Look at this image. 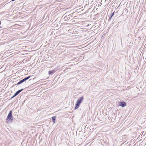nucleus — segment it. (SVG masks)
Returning <instances> with one entry per match:
<instances>
[{"mask_svg":"<svg viewBox=\"0 0 146 146\" xmlns=\"http://www.w3.org/2000/svg\"><path fill=\"white\" fill-rule=\"evenodd\" d=\"M83 99L84 97L82 96L78 99L75 107V110L78 109L79 107L80 104L82 103Z\"/></svg>","mask_w":146,"mask_h":146,"instance_id":"f257e3e1","label":"nucleus"},{"mask_svg":"<svg viewBox=\"0 0 146 146\" xmlns=\"http://www.w3.org/2000/svg\"><path fill=\"white\" fill-rule=\"evenodd\" d=\"M13 119V117L12 115V111H10L7 117L6 120L7 121L12 122Z\"/></svg>","mask_w":146,"mask_h":146,"instance_id":"f03ea898","label":"nucleus"},{"mask_svg":"<svg viewBox=\"0 0 146 146\" xmlns=\"http://www.w3.org/2000/svg\"><path fill=\"white\" fill-rule=\"evenodd\" d=\"M126 105V103L125 102H119V106L122 107H123L125 106Z\"/></svg>","mask_w":146,"mask_h":146,"instance_id":"7ed1b4c3","label":"nucleus"},{"mask_svg":"<svg viewBox=\"0 0 146 146\" xmlns=\"http://www.w3.org/2000/svg\"><path fill=\"white\" fill-rule=\"evenodd\" d=\"M56 70H57L56 69H54V70H52L49 71L48 72V74L49 75L52 74L54 73L56 71Z\"/></svg>","mask_w":146,"mask_h":146,"instance_id":"20e7f679","label":"nucleus"},{"mask_svg":"<svg viewBox=\"0 0 146 146\" xmlns=\"http://www.w3.org/2000/svg\"><path fill=\"white\" fill-rule=\"evenodd\" d=\"M31 77V76H29L27 77H26L24 79H23L22 80L23 81V82H24L25 81H26V80H28V79H29L30 77Z\"/></svg>","mask_w":146,"mask_h":146,"instance_id":"39448f33","label":"nucleus"},{"mask_svg":"<svg viewBox=\"0 0 146 146\" xmlns=\"http://www.w3.org/2000/svg\"><path fill=\"white\" fill-rule=\"evenodd\" d=\"M56 116H53L51 118L52 119V121L54 123H55V120L56 119Z\"/></svg>","mask_w":146,"mask_h":146,"instance_id":"423d86ee","label":"nucleus"},{"mask_svg":"<svg viewBox=\"0 0 146 146\" xmlns=\"http://www.w3.org/2000/svg\"><path fill=\"white\" fill-rule=\"evenodd\" d=\"M23 89H21V90H19L17 91L16 93L15 94L17 95L18 94H19L23 90Z\"/></svg>","mask_w":146,"mask_h":146,"instance_id":"0eeeda50","label":"nucleus"},{"mask_svg":"<svg viewBox=\"0 0 146 146\" xmlns=\"http://www.w3.org/2000/svg\"><path fill=\"white\" fill-rule=\"evenodd\" d=\"M23 80H21L17 84V85H19L23 82Z\"/></svg>","mask_w":146,"mask_h":146,"instance_id":"6e6552de","label":"nucleus"},{"mask_svg":"<svg viewBox=\"0 0 146 146\" xmlns=\"http://www.w3.org/2000/svg\"><path fill=\"white\" fill-rule=\"evenodd\" d=\"M114 12L112 13L111 14L110 16L109 17V18H111L114 15Z\"/></svg>","mask_w":146,"mask_h":146,"instance_id":"1a4fd4ad","label":"nucleus"},{"mask_svg":"<svg viewBox=\"0 0 146 146\" xmlns=\"http://www.w3.org/2000/svg\"><path fill=\"white\" fill-rule=\"evenodd\" d=\"M17 95L15 93L14 95L11 98V99H12L15 97Z\"/></svg>","mask_w":146,"mask_h":146,"instance_id":"9d476101","label":"nucleus"},{"mask_svg":"<svg viewBox=\"0 0 146 146\" xmlns=\"http://www.w3.org/2000/svg\"><path fill=\"white\" fill-rule=\"evenodd\" d=\"M17 95L15 93L14 95L11 98V99H12L15 97Z\"/></svg>","mask_w":146,"mask_h":146,"instance_id":"9b49d317","label":"nucleus"},{"mask_svg":"<svg viewBox=\"0 0 146 146\" xmlns=\"http://www.w3.org/2000/svg\"><path fill=\"white\" fill-rule=\"evenodd\" d=\"M66 20L64 21V22H63L64 23H66V22H65Z\"/></svg>","mask_w":146,"mask_h":146,"instance_id":"f8f14e48","label":"nucleus"},{"mask_svg":"<svg viewBox=\"0 0 146 146\" xmlns=\"http://www.w3.org/2000/svg\"><path fill=\"white\" fill-rule=\"evenodd\" d=\"M1 21H0V25L1 24Z\"/></svg>","mask_w":146,"mask_h":146,"instance_id":"ddd939ff","label":"nucleus"},{"mask_svg":"<svg viewBox=\"0 0 146 146\" xmlns=\"http://www.w3.org/2000/svg\"><path fill=\"white\" fill-rule=\"evenodd\" d=\"M52 21H53L52 20V21L50 23H51L52 22Z\"/></svg>","mask_w":146,"mask_h":146,"instance_id":"4468645a","label":"nucleus"},{"mask_svg":"<svg viewBox=\"0 0 146 146\" xmlns=\"http://www.w3.org/2000/svg\"><path fill=\"white\" fill-rule=\"evenodd\" d=\"M1 28V27H0V29Z\"/></svg>","mask_w":146,"mask_h":146,"instance_id":"2eb2a0df","label":"nucleus"},{"mask_svg":"<svg viewBox=\"0 0 146 146\" xmlns=\"http://www.w3.org/2000/svg\"><path fill=\"white\" fill-rule=\"evenodd\" d=\"M50 21H51L50 20V22H49V23H50Z\"/></svg>","mask_w":146,"mask_h":146,"instance_id":"dca6fc26","label":"nucleus"}]
</instances>
